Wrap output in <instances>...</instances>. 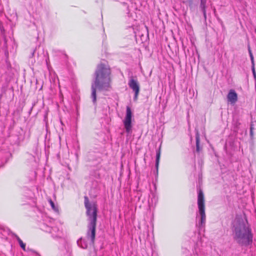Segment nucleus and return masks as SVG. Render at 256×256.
Wrapping results in <instances>:
<instances>
[{"instance_id": "obj_1", "label": "nucleus", "mask_w": 256, "mask_h": 256, "mask_svg": "<svg viewBox=\"0 0 256 256\" xmlns=\"http://www.w3.org/2000/svg\"><path fill=\"white\" fill-rule=\"evenodd\" d=\"M110 70L108 65L100 64L98 66L91 86V97L94 104L96 100V89L99 91L108 90L110 89Z\"/></svg>"}, {"instance_id": "obj_2", "label": "nucleus", "mask_w": 256, "mask_h": 256, "mask_svg": "<svg viewBox=\"0 0 256 256\" xmlns=\"http://www.w3.org/2000/svg\"><path fill=\"white\" fill-rule=\"evenodd\" d=\"M232 224L234 240L241 246H247L252 244L253 234L248 222L242 218H236Z\"/></svg>"}, {"instance_id": "obj_3", "label": "nucleus", "mask_w": 256, "mask_h": 256, "mask_svg": "<svg viewBox=\"0 0 256 256\" xmlns=\"http://www.w3.org/2000/svg\"><path fill=\"white\" fill-rule=\"evenodd\" d=\"M84 206L89 223L88 225L86 238L94 243L96 236V222L97 219V206L94 202H90L88 196H84Z\"/></svg>"}, {"instance_id": "obj_4", "label": "nucleus", "mask_w": 256, "mask_h": 256, "mask_svg": "<svg viewBox=\"0 0 256 256\" xmlns=\"http://www.w3.org/2000/svg\"><path fill=\"white\" fill-rule=\"evenodd\" d=\"M198 214L200 216V220L198 226L200 229L205 227L206 221L204 195L201 190H200L198 192Z\"/></svg>"}, {"instance_id": "obj_5", "label": "nucleus", "mask_w": 256, "mask_h": 256, "mask_svg": "<svg viewBox=\"0 0 256 256\" xmlns=\"http://www.w3.org/2000/svg\"><path fill=\"white\" fill-rule=\"evenodd\" d=\"M132 112L131 109L128 106L126 107V116L124 120L126 131L128 133H130L132 130Z\"/></svg>"}, {"instance_id": "obj_6", "label": "nucleus", "mask_w": 256, "mask_h": 256, "mask_svg": "<svg viewBox=\"0 0 256 256\" xmlns=\"http://www.w3.org/2000/svg\"><path fill=\"white\" fill-rule=\"evenodd\" d=\"M128 85L134 92V98L136 100L140 92V84L137 80L131 77L128 81Z\"/></svg>"}, {"instance_id": "obj_7", "label": "nucleus", "mask_w": 256, "mask_h": 256, "mask_svg": "<svg viewBox=\"0 0 256 256\" xmlns=\"http://www.w3.org/2000/svg\"><path fill=\"white\" fill-rule=\"evenodd\" d=\"M41 228L44 231L51 234L54 237L60 236V232L56 226L52 227L44 224L41 226Z\"/></svg>"}, {"instance_id": "obj_8", "label": "nucleus", "mask_w": 256, "mask_h": 256, "mask_svg": "<svg viewBox=\"0 0 256 256\" xmlns=\"http://www.w3.org/2000/svg\"><path fill=\"white\" fill-rule=\"evenodd\" d=\"M228 100L232 104H235L238 100V94L234 90H230L227 96Z\"/></svg>"}, {"instance_id": "obj_9", "label": "nucleus", "mask_w": 256, "mask_h": 256, "mask_svg": "<svg viewBox=\"0 0 256 256\" xmlns=\"http://www.w3.org/2000/svg\"><path fill=\"white\" fill-rule=\"evenodd\" d=\"M207 0H200V8L202 11L204 15V20H206V3Z\"/></svg>"}, {"instance_id": "obj_10", "label": "nucleus", "mask_w": 256, "mask_h": 256, "mask_svg": "<svg viewBox=\"0 0 256 256\" xmlns=\"http://www.w3.org/2000/svg\"><path fill=\"white\" fill-rule=\"evenodd\" d=\"M160 156V148L156 151V174H157L158 173V168Z\"/></svg>"}, {"instance_id": "obj_11", "label": "nucleus", "mask_w": 256, "mask_h": 256, "mask_svg": "<svg viewBox=\"0 0 256 256\" xmlns=\"http://www.w3.org/2000/svg\"><path fill=\"white\" fill-rule=\"evenodd\" d=\"M196 150L197 152H198L200 151V134L198 132H196Z\"/></svg>"}, {"instance_id": "obj_12", "label": "nucleus", "mask_w": 256, "mask_h": 256, "mask_svg": "<svg viewBox=\"0 0 256 256\" xmlns=\"http://www.w3.org/2000/svg\"><path fill=\"white\" fill-rule=\"evenodd\" d=\"M16 238L18 244H20L22 248L25 250H26V244L23 242L22 240L16 234L14 235Z\"/></svg>"}, {"instance_id": "obj_13", "label": "nucleus", "mask_w": 256, "mask_h": 256, "mask_svg": "<svg viewBox=\"0 0 256 256\" xmlns=\"http://www.w3.org/2000/svg\"><path fill=\"white\" fill-rule=\"evenodd\" d=\"M48 202L52 210L56 212H58V206L54 204V202L51 199L49 200Z\"/></svg>"}, {"instance_id": "obj_14", "label": "nucleus", "mask_w": 256, "mask_h": 256, "mask_svg": "<svg viewBox=\"0 0 256 256\" xmlns=\"http://www.w3.org/2000/svg\"><path fill=\"white\" fill-rule=\"evenodd\" d=\"M248 52H249V54H250V56L252 64V65H254V56L252 55V51H251V50H250V48H248Z\"/></svg>"}, {"instance_id": "obj_15", "label": "nucleus", "mask_w": 256, "mask_h": 256, "mask_svg": "<svg viewBox=\"0 0 256 256\" xmlns=\"http://www.w3.org/2000/svg\"><path fill=\"white\" fill-rule=\"evenodd\" d=\"M254 124L253 122H252L250 124V136L251 137L253 136L254 132H253V130L254 129Z\"/></svg>"}, {"instance_id": "obj_16", "label": "nucleus", "mask_w": 256, "mask_h": 256, "mask_svg": "<svg viewBox=\"0 0 256 256\" xmlns=\"http://www.w3.org/2000/svg\"><path fill=\"white\" fill-rule=\"evenodd\" d=\"M252 74H253L254 76V78H256V73L255 68H254V65H252Z\"/></svg>"}, {"instance_id": "obj_17", "label": "nucleus", "mask_w": 256, "mask_h": 256, "mask_svg": "<svg viewBox=\"0 0 256 256\" xmlns=\"http://www.w3.org/2000/svg\"><path fill=\"white\" fill-rule=\"evenodd\" d=\"M188 2L189 6H190L192 4L193 0H186Z\"/></svg>"}, {"instance_id": "obj_18", "label": "nucleus", "mask_w": 256, "mask_h": 256, "mask_svg": "<svg viewBox=\"0 0 256 256\" xmlns=\"http://www.w3.org/2000/svg\"><path fill=\"white\" fill-rule=\"evenodd\" d=\"M82 248H86V247H84V246H82Z\"/></svg>"}]
</instances>
